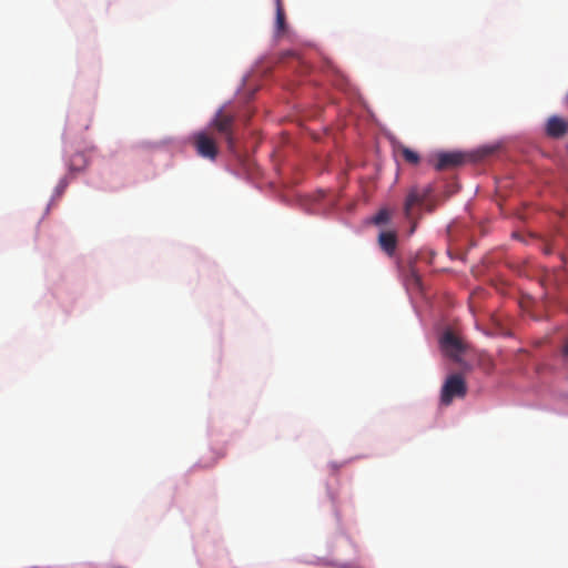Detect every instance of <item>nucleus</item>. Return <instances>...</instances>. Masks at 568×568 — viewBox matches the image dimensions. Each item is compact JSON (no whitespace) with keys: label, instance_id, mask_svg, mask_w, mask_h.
<instances>
[{"label":"nucleus","instance_id":"nucleus-15","mask_svg":"<svg viewBox=\"0 0 568 568\" xmlns=\"http://www.w3.org/2000/svg\"><path fill=\"white\" fill-rule=\"evenodd\" d=\"M65 186H67V182L62 181L61 182V189L63 190Z\"/></svg>","mask_w":568,"mask_h":568},{"label":"nucleus","instance_id":"nucleus-1","mask_svg":"<svg viewBox=\"0 0 568 568\" xmlns=\"http://www.w3.org/2000/svg\"><path fill=\"white\" fill-rule=\"evenodd\" d=\"M234 125L235 115L220 109L206 129L213 132V134L217 133L224 138L229 149L233 151L235 148Z\"/></svg>","mask_w":568,"mask_h":568},{"label":"nucleus","instance_id":"nucleus-16","mask_svg":"<svg viewBox=\"0 0 568 568\" xmlns=\"http://www.w3.org/2000/svg\"><path fill=\"white\" fill-rule=\"evenodd\" d=\"M414 277L416 278V282H419V277L413 272Z\"/></svg>","mask_w":568,"mask_h":568},{"label":"nucleus","instance_id":"nucleus-4","mask_svg":"<svg viewBox=\"0 0 568 568\" xmlns=\"http://www.w3.org/2000/svg\"><path fill=\"white\" fill-rule=\"evenodd\" d=\"M467 393L465 379L459 374H453L447 377L443 387L440 400L444 405H449L455 397L463 398Z\"/></svg>","mask_w":568,"mask_h":568},{"label":"nucleus","instance_id":"nucleus-8","mask_svg":"<svg viewBox=\"0 0 568 568\" xmlns=\"http://www.w3.org/2000/svg\"><path fill=\"white\" fill-rule=\"evenodd\" d=\"M381 247L389 255H392L397 246V235L395 232H382L378 236Z\"/></svg>","mask_w":568,"mask_h":568},{"label":"nucleus","instance_id":"nucleus-13","mask_svg":"<svg viewBox=\"0 0 568 568\" xmlns=\"http://www.w3.org/2000/svg\"><path fill=\"white\" fill-rule=\"evenodd\" d=\"M276 23L278 26V29H283L284 28L285 14H284V10H283V8L281 6V0H277Z\"/></svg>","mask_w":568,"mask_h":568},{"label":"nucleus","instance_id":"nucleus-2","mask_svg":"<svg viewBox=\"0 0 568 568\" xmlns=\"http://www.w3.org/2000/svg\"><path fill=\"white\" fill-rule=\"evenodd\" d=\"M196 154L203 159L215 161L219 155L216 138L210 130H201L191 136Z\"/></svg>","mask_w":568,"mask_h":568},{"label":"nucleus","instance_id":"nucleus-14","mask_svg":"<svg viewBox=\"0 0 568 568\" xmlns=\"http://www.w3.org/2000/svg\"><path fill=\"white\" fill-rule=\"evenodd\" d=\"M562 353L565 356H568V341L566 342V344L564 346Z\"/></svg>","mask_w":568,"mask_h":568},{"label":"nucleus","instance_id":"nucleus-7","mask_svg":"<svg viewBox=\"0 0 568 568\" xmlns=\"http://www.w3.org/2000/svg\"><path fill=\"white\" fill-rule=\"evenodd\" d=\"M546 131L551 138H561L568 132V121L560 116H551L547 122Z\"/></svg>","mask_w":568,"mask_h":568},{"label":"nucleus","instance_id":"nucleus-9","mask_svg":"<svg viewBox=\"0 0 568 568\" xmlns=\"http://www.w3.org/2000/svg\"><path fill=\"white\" fill-rule=\"evenodd\" d=\"M397 153H398V154H399V155H400V156H402V158H403L407 163H409V164H412V165H416V164H418V163H419V154H418L416 151H414V150H412V149H409V148H407V146H405V145H399V146L397 148Z\"/></svg>","mask_w":568,"mask_h":568},{"label":"nucleus","instance_id":"nucleus-10","mask_svg":"<svg viewBox=\"0 0 568 568\" xmlns=\"http://www.w3.org/2000/svg\"><path fill=\"white\" fill-rule=\"evenodd\" d=\"M88 165V160L83 153H75L71 156L69 169L72 172H81Z\"/></svg>","mask_w":568,"mask_h":568},{"label":"nucleus","instance_id":"nucleus-12","mask_svg":"<svg viewBox=\"0 0 568 568\" xmlns=\"http://www.w3.org/2000/svg\"><path fill=\"white\" fill-rule=\"evenodd\" d=\"M390 214L387 209H382L377 212V214L373 217V223L376 225L385 224L389 221Z\"/></svg>","mask_w":568,"mask_h":568},{"label":"nucleus","instance_id":"nucleus-3","mask_svg":"<svg viewBox=\"0 0 568 568\" xmlns=\"http://www.w3.org/2000/svg\"><path fill=\"white\" fill-rule=\"evenodd\" d=\"M430 193L432 187L429 185L413 186L409 189L404 202V214L408 220L415 217L416 209L422 207L426 203Z\"/></svg>","mask_w":568,"mask_h":568},{"label":"nucleus","instance_id":"nucleus-11","mask_svg":"<svg viewBox=\"0 0 568 568\" xmlns=\"http://www.w3.org/2000/svg\"><path fill=\"white\" fill-rule=\"evenodd\" d=\"M564 278V271L562 270H556L551 273H547L542 280H541V285L542 286H550V285H554V286H559L560 285V282L561 280Z\"/></svg>","mask_w":568,"mask_h":568},{"label":"nucleus","instance_id":"nucleus-5","mask_svg":"<svg viewBox=\"0 0 568 568\" xmlns=\"http://www.w3.org/2000/svg\"><path fill=\"white\" fill-rule=\"evenodd\" d=\"M435 169L444 171L455 169L467 162L468 156L463 152H440L436 155Z\"/></svg>","mask_w":568,"mask_h":568},{"label":"nucleus","instance_id":"nucleus-6","mask_svg":"<svg viewBox=\"0 0 568 568\" xmlns=\"http://www.w3.org/2000/svg\"><path fill=\"white\" fill-rule=\"evenodd\" d=\"M443 351L450 357L456 358L463 352L459 338L450 331L444 333L440 338Z\"/></svg>","mask_w":568,"mask_h":568}]
</instances>
